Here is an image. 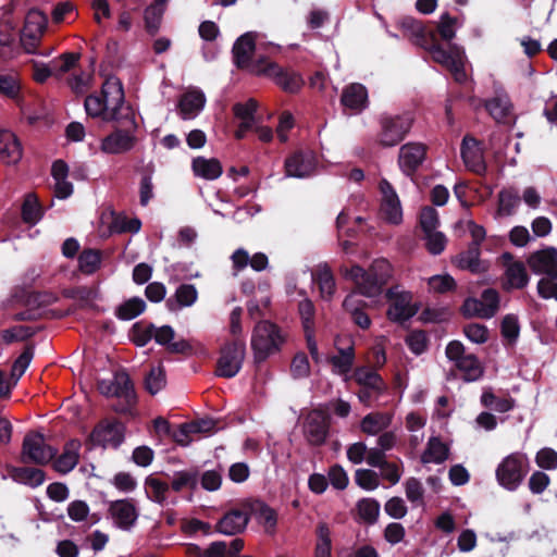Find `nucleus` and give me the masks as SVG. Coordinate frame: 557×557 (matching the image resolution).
Returning a JSON list of instances; mask_svg holds the SVG:
<instances>
[{
	"mask_svg": "<svg viewBox=\"0 0 557 557\" xmlns=\"http://www.w3.org/2000/svg\"><path fill=\"white\" fill-rule=\"evenodd\" d=\"M342 275L356 285V293L366 297H376L382 294L384 286L392 276V268L386 259H376L366 270L359 264L350 268L342 267Z\"/></svg>",
	"mask_w": 557,
	"mask_h": 557,
	"instance_id": "nucleus-1",
	"label": "nucleus"
},
{
	"mask_svg": "<svg viewBox=\"0 0 557 557\" xmlns=\"http://www.w3.org/2000/svg\"><path fill=\"white\" fill-rule=\"evenodd\" d=\"M107 94L111 96L112 107L104 117V122H115L117 128H125L128 131L137 132L138 125L135 119L133 108L125 106V95L122 82L115 77L110 76L106 79Z\"/></svg>",
	"mask_w": 557,
	"mask_h": 557,
	"instance_id": "nucleus-2",
	"label": "nucleus"
},
{
	"mask_svg": "<svg viewBox=\"0 0 557 557\" xmlns=\"http://www.w3.org/2000/svg\"><path fill=\"white\" fill-rule=\"evenodd\" d=\"M413 123L414 116L411 112L381 114L379 117L380 129L376 133V143L383 148L397 146L409 134Z\"/></svg>",
	"mask_w": 557,
	"mask_h": 557,
	"instance_id": "nucleus-3",
	"label": "nucleus"
},
{
	"mask_svg": "<svg viewBox=\"0 0 557 557\" xmlns=\"http://www.w3.org/2000/svg\"><path fill=\"white\" fill-rule=\"evenodd\" d=\"M284 341L278 325L270 321L258 322L251 336L255 362L261 363L271 355L278 352Z\"/></svg>",
	"mask_w": 557,
	"mask_h": 557,
	"instance_id": "nucleus-4",
	"label": "nucleus"
},
{
	"mask_svg": "<svg viewBox=\"0 0 557 557\" xmlns=\"http://www.w3.org/2000/svg\"><path fill=\"white\" fill-rule=\"evenodd\" d=\"M125 424L117 419H102L92 429L86 440L88 449L95 447L117 449L125 441Z\"/></svg>",
	"mask_w": 557,
	"mask_h": 557,
	"instance_id": "nucleus-5",
	"label": "nucleus"
},
{
	"mask_svg": "<svg viewBox=\"0 0 557 557\" xmlns=\"http://www.w3.org/2000/svg\"><path fill=\"white\" fill-rule=\"evenodd\" d=\"M58 455V449L46 443L37 431L26 433L23 438L20 460L24 465L46 466Z\"/></svg>",
	"mask_w": 557,
	"mask_h": 557,
	"instance_id": "nucleus-6",
	"label": "nucleus"
},
{
	"mask_svg": "<svg viewBox=\"0 0 557 557\" xmlns=\"http://www.w3.org/2000/svg\"><path fill=\"white\" fill-rule=\"evenodd\" d=\"M252 74L272 77L274 83L288 94L298 92L305 84L302 76L298 72L292 69H284L269 60L264 65L256 64Z\"/></svg>",
	"mask_w": 557,
	"mask_h": 557,
	"instance_id": "nucleus-7",
	"label": "nucleus"
},
{
	"mask_svg": "<svg viewBox=\"0 0 557 557\" xmlns=\"http://www.w3.org/2000/svg\"><path fill=\"white\" fill-rule=\"evenodd\" d=\"M528 473V459L521 454L507 456L496 469V479L503 487L515 491Z\"/></svg>",
	"mask_w": 557,
	"mask_h": 557,
	"instance_id": "nucleus-8",
	"label": "nucleus"
},
{
	"mask_svg": "<svg viewBox=\"0 0 557 557\" xmlns=\"http://www.w3.org/2000/svg\"><path fill=\"white\" fill-rule=\"evenodd\" d=\"M246 354V345L240 339L225 343L220 349L215 374L220 377H234L242 369Z\"/></svg>",
	"mask_w": 557,
	"mask_h": 557,
	"instance_id": "nucleus-9",
	"label": "nucleus"
},
{
	"mask_svg": "<svg viewBox=\"0 0 557 557\" xmlns=\"http://www.w3.org/2000/svg\"><path fill=\"white\" fill-rule=\"evenodd\" d=\"M398 25L406 37L414 45L428 50L431 55L434 54L436 48L444 46L438 41L435 32L428 28L420 20L412 16H404L399 20Z\"/></svg>",
	"mask_w": 557,
	"mask_h": 557,
	"instance_id": "nucleus-10",
	"label": "nucleus"
},
{
	"mask_svg": "<svg viewBox=\"0 0 557 557\" xmlns=\"http://www.w3.org/2000/svg\"><path fill=\"white\" fill-rule=\"evenodd\" d=\"M355 380L360 386L358 398L366 406H371L387 391L383 377L374 370L357 369Z\"/></svg>",
	"mask_w": 557,
	"mask_h": 557,
	"instance_id": "nucleus-11",
	"label": "nucleus"
},
{
	"mask_svg": "<svg viewBox=\"0 0 557 557\" xmlns=\"http://www.w3.org/2000/svg\"><path fill=\"white\" fill-rule=\"evenodd\" d=\"M389 306L386 315L389 321L403 324L410 320L419 311V307L412 304V294L410 292H394L388 288L385 293Z\"/></svg>",
	"mask_w": 557,
	"mask_h": 557,
	"instance_id": "nucleus-12",
	"label": "nucleus"
},
{
	"mask_svg": "<svg viewBox=\"0 0 557 557\" xmlns=\"http://www.w3.org/2000/svg\"><path fill=\"white\" fill-rule=\"evenodd\" d=\"M256 50V36L253 33H245L239 36L232 48L234 64L240 70H248L252 73L256 64L264 65L268 61L267 58L260 57L257 60H252V55Z\"/></svg>",
	"mask_w": 557,
	"mask_h": 557,
	"instance_id": "nucleus-13",
	"label": "nucleus"
},
{
	"mask_svg": "<svg viewBox=\"0 0 557 557\" xmlns=\"http://www.w3.org/2000/svg\"><path fill=\"white\" fill-rule=\"evenodd\" d=\"M330 430V416L321 408L312 409L306 417L304 433L308 443L312 446H321L325 443Z\"/></svg>",
	"mask_w": 557,
	"mask_h": 557,
	"instance_id": "nucleus-14",
	"label": "nucleus"
},
{
	"mask_svg": "<svg viewBox=\"0 0 557 557\" xmlns=\"http://www.w3.org/2000/svg\"><path fill=\"white\" fill-rule=\"evenodd\" d=\"M463 55L462 47L449 45V49H445L444 46L436 48L432 58L435 62L444 65L453 74L457 83L462 84L467 81Z\"/></svg>",
	"mask_w": 557,
	"mask_h": 557,
	"instance_id": "nucleus-15",
	"label": "nucleus"
},
{
	"mask_svg": "<svg viewBox=\"0 0 557 557\" xmlns=\"http://www.w3.org/2000/svg\"><path fill=\"white\" fill-rule=\"evenodd\" d=\"M138 138L135 131L117 128L102 138L100 149L107 154H124L134 149Z\"/></svg>",
	"mask_w": 557,
	"mask_h": 557,
	"instance_id": "nucleus-16",
	"label": "nucleus"
},
{
	"mask_svg": "<svg viewBox=\"0 0 557 557\" xmlns=\"http://www.w3.org/2000/svg\"><path fill=\"white\" fill-rule=\"evenodd\" d=\"M428 147L422 143H407L399 149L398 165L401 172L413 177L426 158Z\"/></svg>",
	"mask_w": 557,
	"mask_h": 557,
	"instance_id": "nucleus-17",
	"label": "nucleus"
},
{
	"mask_svg": "<svg viewBox=\"0 0 557 557\" xmlns=\"http://www.w3.org/2000/svg\"><path fill=\"white\" fill-rule=\"evenodd\" d=\"M108 513L114 524L123 531H129L136 524L139 516L132 498L111 502L109 504Z\"/></svg>",
	"mask_w": 557,
	"mask_h": 557,
	"instance_id": "nucleus-18",
	"label": "nucleus"
},
{
	"mask_svg": "<svg viewBox=\"0 0 557 557\" xmlns=\"http://www.w3.org/2000/svg\"><path fill=\"white\" fill-rule=\"evenodd\" d=\"M527 262L534 274H545L550 280H557L556 247H546L530 253Z\"/></svg>",
	"mask_w": 557,
	"mask_h": 557,
	"instance_id": "nucleus-19",
	"label": "nucleus"
},
{
	"mask_svg": "<svg viewBox=\"0 0 557 557\" xmlns=\"http://www.w3.org/2000/svg\"><path fill=\"white\" fill-rule=\"evenodd\" d=\"M249 522L248 504L226 511L215 525V531L225 535H235L246 530Z\"/></svg>",
	"mask_w": 557,
	"mask_h": 557,
	"instance_id": "nucleus-20",
	"label": "nucleus"
},
{
	"mask_svg": "<svg viewBox=\"0 0 557 557\" xmlns=\"http://www.w3.org/2000/svg\"><path fill=\"white\" fill-rule=\"evenodd\" d=\"M451 263L462 271H469L472 274H482L488 271L490 264L481 259V248L476 243H469L466 250L460 251L451 258Z\"/></svg>",
	"mask_w": 557,
	"mask_h": 557,
	"instance_id": "nucleus-21",
	"label": "nucleus"
},
{
	"mask_svg": "<svg viewBox=\"0 0 557 557\" xmlns=\"http://www.w3.org/2000/svg\"><path fill=\"white\" fill-rule=\"evenodd\" d=\"M460 154L468 170L476 175H484L486 173L487 166L484 161L483 152L479 147V140L471 135H466L462 138Z\"/></svg>",
	"mask_w": 557,
	"mask_h": 557,
	"instance_id": "nucleus-22",
	"label": "nucleus"
},
{
	"mask_svg": "<svg viewBox=\"0 0 557 557\" xmlns=\"http://www.w3.org/2000/svg\"><path fill=\"white\" fill-rule=\"evenodd\" d=\"M343 309L350 315L351 321L362 330L371 326V319L366 312L368 304L356 297L355 293L348 294L343 301Z\"/></svg>",
	"mask_w": 557,
	"mask_h": 557,
	"instance_id": "nucleus-23",
	"label": "nucleus"
},
{
	"mask_svg": "<svg viewBox=\"0 0 557 557\" xmlns=\"http://www.w3.org/2000/svg\"><path fill=\"white\" fill-rule=\"evenodd\" d=\"M22 154V145L16 135L9 129H0V159L7 164H15Z\"/></svg>",
	"mask_w": 557,
	"mask_h": 557,
	"instance_id": "nucleus-24",
	"label": "nucleus"
},
{
	"mask_svg": "<svg viewBox=\"0 0 557 557\" xmlns=\"http://www.w3.org/2000/svg\"><path fill=\"white\" fill-rule=\"evenodd\" d=\"M312 282L317 284L320 297L324 301H331L336 293V281L331 268L325 263L319 265L312 272Z\"/></svg>",
	"mask_w": 557,
	"mask_h": 557,
	"instance_id": "nucleus-25",
	"label": "nucleus"
},
{
	"mask_svg": "<svg viewBox=\"0 0 557 557\" xmlns=\"http://www.w3.org/2000/svg\"><path fill=\"white\" fill-rule=\"evenodd\" d=\"M104 87L106 81L101 86V91L99 95H88L84 101V107L87 115L91 117H100L102 121H104V117L107 116L112 107V102L110 99L111 96L107 94Z\"/></svg>",
	"mask_w": 557,
	"mask_h": 557,
	"instance_id": "nucleus-26",
	"label": "nucleus"
},
{
	"mask_svg": "<svg viewBox=\"0 0 557 557\" xmlns=\"http://www.w3.org/2000/svg\"><path fill=\"white\" fill-rule=\"evenodd\" d=\"M8 472L16 483L33 488L40 486L46 480V472L39 468L11 466L8 468Z\"/></svg>",
	"mask_w": 557,
	"mask_h": 557,
	"instance_id": "nucleus-27",
	"label": "nucleus"
},
{
	"mask_svg": "<svg viewBox=\"0 0 557 557\" xmlns=\"http://www.w3.org/2000/svg\"><path fill=\"white\" fill-rule=\"evenodd\" d=\"M341 103L355 111L363 110L368 103L367 88L359 83L346 86L341 96Z\"/></svg>",
	"mask_w": 557,
	"mask_h": 557,
	"instance_id": "nucleus-28",
	"label": "nucleus"
},
{
	"mask_svg": "<svg viewBox=\"0 0 557 557\" xmlns=\"http://www.w3.org/2000/svg\"><path fill=\"white\" fill-rule=\"evenodd\" d=\"M530 281L527 269L521 261L511 262L505 270V281L503 289L509 292L511 289H522Z\"/></svg>",
	"mask_w": 557,
	"mask_h": 557,
	"instance_id": "nucleus-29",
	"label": "nucleus"
},
{
	"mask_svg": "<svg viewBox=\"0 0 557 557\" xmlns=\"http://www.w3.org/2000/svg\"><path fill=\"white\" fill-rule=\"evenodd\" d=\"M191 170L195 176L207 181H214L223 173L222 164L216 158L207 159L201 156L193 159Z\"/></svg>",
	"mask_w": 557,
	"mask_h": 557,
	"instance_id": "nucleus-30",
	"label": "nucleus"
},
{
	"mask_svg": "<svg viewBox=\"0 0 557 557\" xmlns=\"http://www.w3.org/2000/svg\"><path fill=\"white\" fill-rule=\"evenodd\" d=\"M81 442L78 440H70L65 443L63 453L57 458L54 469L60 473H67L72 471L79 460L78 450Z\"/></svg>",
	"mask_w": 557,
	"mask_h": 557,
	"instance_id": "nucleus-31",
	"label": "nucleus"
},
{
	"mask_svg": "<svg viewBox=\"0 0 557 557\" xmlns=\"http://www.w3.org/2000/svg\"><path fill=\"white\" fill-rule=\"evenodd\" d=\"M52 301L51 296L46 293H33L27 300V304L37 305L38 307L26 308L20 312H16L13 317L15 321H37L42 318L40 307L46 306Z\"/></svg>",
	"mask_w": 557,
	"mask_h": 557,
	"instance_id": "nucleus-32",
	"label": "nucleus"
},
{
	"mask_svg": "<svg viewBox=\"0 0 557 557\" xmlns=\"http://www.w3.org/2000/svg\"><path fill=\"white\" fill-rule=\"evenodd\" d=\"M198 292L193 284H181L173 297L166 299V307L170 311H175L182 307H190L197 301Z\"/></svg>",
	"mask_w": 557,
	"mask_h": 557,
	"instance_id": "nucleus-33",
	"label": "nucleus"
},
{
	"mask_svg": "<svg viewBox=\"0 0 557 557\" xmlns=\"http://www.w3.org/2000/svg\"><path fill=\"white\" fill-rule=\"evenodd\" d=\"M205 95L199 90L185 92L180 101L178 109L183 119L194 117L205 106Z\"/></svg>",
	"mask_w": 557,
	"mask_h": 557,
	"instance_id": "nucleus-34",
	"label": "nucleus"
},
{
	"mask_svg": "<svg viewBox=\"0 0 557 557\" xmlns=\"http://www.w3.org/2000/svg\"><path fill=\"white\" fill-rule=\"evenodd\" d=\"M449 456V447L442 442L440 437L432 436L429 438L425 450L421 456L423 463L434 462L443 463Z\"/></svg>",
	"mask_w": 557,
	"mask_h": 557,
	"instance_id": "nucleus-35",
	"label": "nucleus"
},
{
	"mask_svg": "<svg viewBox=\"0 0 557 557\" xmlns=\"http://www.w3.org/2000/svg\"><path fill=\"white\" fill-rule=\"evenodd\" d=\"M249 515L256 518L265 527L267 531L274 530L277 523L276 511L262 500H255L248 504Z\"/></svg>",
	"mask_w": 557,
	"mask_h": 557,
	"instance_id": "nucleus-36",
	"label": "nucleus"
},
{
	"mask_svg": "<svg viewBox=\"0 0 557 557\" xmlns=\"http://www.w3.org/2000/svg\"><path fill=\"white\" fill-rule=\"evenodd\" d=\"M285 171L287 176L302 178L310 174L312 165L302 152H295L286 159Z\"/></svg>",
	"mask_w": 557,
	"mask_h": 557,
	"instance_id": "nucleus-37",
	"label": "nucleus"
},
{
	"mask_svg": "<svg viewBox=\"0 0 557 557\" xmlns=\"http://www.w3.org/2000/svg\"><path fill=\"white\" fill-rule=\"evenodd\" d=\"M113 383L116 388V397L128 403L137 401L134 384L125 370H119L114 373Z\"/></svg>",
	"mask_w": 557,
	"mask_h": 557,
	"instance_id": "nucleus-38",
	"label": "nucleus"
},
{
	"mask_svg": "<svg viewBox=\"0 0 557 557\" xmlns=\"http://www.w3.org/2000/svg\"><path fill=\"white\" fill-rule=\"evenodd\" d=\"M456 368L462 372V379L466 382H473L483 375V368L475 355L468 354L461 358L456 364Z\"/></svg>",
	"mask_w": 557,
	"mask_h": 557,
	"instance_id": "nucleus-39",
	"label": "nucleus"
},
{
	"mask_svg": "<svg viewBox=\"0 0 557 557\" xmlns=\"http://www.w3.org/2000/svg\"><path fill=\"white\" fill-rule=\"evenodd\" d=\"M146 302L140 297H132L115 309V317L123 321L137 318L146 310Z\"/></svg>",
	"mask_w": 557,
	"mask_h": 557,
	"instance_id": "nucleus-40",
	"label": "nucleus"
},
{
	"mask_svg": "<svg viewBox=\"0 0 557 557\" xmlns=\"http://www.w3.org/2000/svg\"><path fill=\"white\" fill-rule=\"evenodd\" d=\"M35 354V345L33 343L27 344L22 354L15 359L12 364L10 379L13 381V385H16L18 380L23 376Z\"/></svg>",
	"mask_w": 557,
	"mask_h": 557,
	"instance_id": "nucleus-41",
	"label": "nucleus"
},
{
	"mask_svg": "<svg viewBox=\"0 0 557 557\" xmlns=\"http://www.w3.org/2000/svg\"><path fill=\"white\" fill-rule=\"evenodd\" d=\"M317 544L314 547V557H332L331 530L325 522H320L315 530Z\"/></svg>",
	"mask_w": 557,
	"mask_h": 557,
	"instance_id": "nucleus-42",
	"label": "nucleus"
},
{
	"mask_svg": "<svg viewBox=\"0 0 557 557\" xmlns=\"http://www.w3.org/2000/svg\"><path fill=\"white\" fill-rule=\"evenodd\" d=\"M101 263V251L97 249H84L78 256V269L84 274H94Z\"/></svg>",
	"mask_w": 557,
	"mask_h": 557,
	"instance_id": "nucleus-43",
	"label": "nucleus"
},
{
	"mask_svg": "<svg viewBox=\"0 0 557 557\" xmlns=\"http://www.w3.org/2000/svg\"><path fill=\"white\" fill-rule=\"evenodd\" d=\"M389 421V418L384 413H369L361 420V430L369 435H376L388 426Z\"/></svg>",
	"mask_w": 557,
	"mask_h": 557,
	"instance_id": "nucleus-44",
	"label": "nucleus"
},
{
	"mask_svg": "<svg viewBox=\"0 0 557 557\" xmlns=\"http://www.w3.org/2000/svg\"><path fill=\"white\" fill-rule=\"evenodd\" d=\"M156 331L153 323L136 322L131 329V341L138 347L146 346L152 338Z\"/></svg>",
	"mask_w": 557,
	"mask_h": 557,
	"instance_id": "nucleus-45",
	"label": "nucleus"
},
{
	"mask_svg": "<svg viewBox=\"0 0 557 557\" xmlns=\"http://www.w3.org/2000/svg\"><path fill=\"white\" fill-rule=\"evenodd\" d=\"M479 301L483 306L481 319H491L499 309V293L494 288H486L482 292Z\"/></svg>",
	"mask_w": 557,
	"mask_h": 557,
	"instance_id": "nucleus-46",
	"label": "nucleus"
},
{
	"mask_svg": "<svg viewBox=\"0 0 557 557\" xmlns=\"http://www.w3.org/2000/svg\"><path fill=\"white\" fill-rule=\"evenodd\" d=\"M42 216V209L34 194H28L22 205V219L25 223L36 224Z\"/></svg>",
	"mask_w": 557,
	"mask_h": 557,
	"instance_id": "nucleus-47",
	"label": "nucleus"
},
{
	"mask_svg": "<svg viewBox=\"0 0 557 557\" xmlns=\"http://www.w3.org/2000/svg\"><path fill=\"white\" fill-rule=\"evenodd\" d=\"M457 18L449 15V13H443L441 15L440 23L437 25V29L434 30L436 34V37L440 36L442 40L446 42V48L449 49V45H454L451 40L456 36L455 25H456Z\"/></svg>",
	"mask_w": 557,
	"mask_h": 557,
	"instance_id": "nucleus-48",
	"label": "nucleus"
},
{
	"mask_svg": "<svg viewBox=\"0 0 557 557\" xmlns=\"http://www.w3.org/2000/svg\"><path fill=\"white\" fill-rule=\"evenodd\" d=\"M360 518L368 524H374L380 515V503L374 498H362L357 504Z\"/></svg>",
	"mask_w": 557,
	"mask_h": 557,
	"instance_id": "nucleus-49",
	"label": "nucleus"
},
{
	"mask_svg": "<svg viewBox=\"0 0 557 557\" xmlns=\"http://www.w3.org/2000/svg\"><path fill=\"white\" fill-rule=\"evenodd\" d=\"M198 484V472L195 470H184L174 473L171 486L173 491L181 492L184 488L194 490Z\"/></svg>",
	"mask_w": 557,
	"mask_h": 557,
	"instance_id": "nucleus-50",
	"label": "nucleus"
},
{
	"mask_svg": "<svg viewBox=\"0 0 557 557\" xmlns=\"http://www.w3.org/2000/svg\"><path fill=\"white\" fill-rule=\"evenodd\" d=\"M500 334L509 345L517 342L520 334V324L516 314L509 313L503 318L500 323Z\"/></svg>",
	"mask_w": 557,
	"mask_h": 557,
	"instance_id": "nucleus-51",
	"label": "nucleus"
},
{
	"mask_svg": "<svg viewBox=\"0 0 557 557\" xmlns=\"http://www.w3.org/2000/svg\"><path fill=\"white\" fill-rule=\"evenodd\" d=\"M165 371L161 366L151 368L145 376V388L151 395L160 392L165 386Z\"/></svg>",
	"mask_w": 557,
	"mask_h": 557,
	"instance_id": "nucleus-52",
	"label": "nucleus"
},
{
	"mask_svg": "<svg viewBox=\"0 0 557 557\" xmlns=\"http://www.w3.org/2000/svg\"><path fill=\"white\" fill-rule=\"evenodd\" d=\"M21 91V83L16 73L0 74V94L7 98L15 99Z\"/></svg>",
	"mask_w": 557,
	"mask_h": 557,
	"instance_id": "nucleus-53",
	"label": "nucleus"
},
{
	"mask_svg": "<svg viewBox=\"0 0 557 557\" xmlns=\"http://www.w3.org/2000/svg\"><path fill=\"white\" fill-rule=\"evenodd\" d=\"M146 490L148 497L158 504H163L166 499V492L169 491L168 483L152 478L148 476L146 479Z\"/></svg>",
	"mask_w": 557,
	"mask_h": 557,
	"instance_id": "nucleus-54",
	"label": "nucleus"
},
{
	"mask_svg": "<svg viewBox=\"0 0 557 557\" xmlns=\"http://www.w3.org/2000/svg\"><path fill=\"white\" fill-rule=\"evenodd\" d=\"M520 202V196L513 189H504L498 194V213L511 215Z\"/></svg>",
	"mask_w": 557,
	"mask_h": 557,
	"instance_id": "nucleus-55",
	"label": "nucleus"
},
{
	"mask_svg": "<svg viewBox=\"0 0 557 557\" xmlns=\"http://www.w3.org/2000/svg\"><path fill=\"white\" fill-rule=\"evenodd\" d=\"M355 360L354 346L347 348H339L338 355L331 358V362L335 368H338L343 374L348 373L351 370Z\"/></svg>",
	"mask_w": 557,
	"mask_h": 557,
	"instance_id": "nucleus-56",
	"label": "nucleus"
},
{
	"mask_svg": "<svg viewBox=\"0 0 557 557\" xmlns=\"http://www.w3.org/2000/svg\"><path fill=\"white\" fill-rule=\"evenodd\" d=\"M405 343L412 354L419 356L428 349L429 339L424 331L416 330L406 336Z\"/></svg>",
	"mask_w": 557,
	"mask_h": 557,
	"instance_id": "nucleus-57",
	"label": "nucleus"
},
{
	"mask_svg": "<svg viewBox=\"0 0 557 557\" xmlns=\"http://www.w3.org/2000/svg\"><path fill=\"white\" fill-rule=\"evenodd\" d=\"M298 312L305 333L314 330L315 308L310 299H304L298 304Z\"/></svg>",
	"mask_w": 557,
	"mask_h": 557,
	"instance_id": "nucleus-58",
	"label": "nucleus"
},
{
	"mask_svg": "<svg viewBox=\"0 0 557 557\" xmlns=\"http://www.w3.org/2000/svg\"><path fill=\"white\" fill-rule=\"evenodd\" d=\"M510 109L508 101L499 97L486 102V110L497 122L505 121L510 115Z\"/></svg>",
	"mask_w": 557,
	"mask_h": 557,
	"instance_id": "nucleus-59",
	"label": "nucleus"
},
{
	"mask_svg": "<svg viewBox=\"0 0 557 557\" xmlns=\"http://www.w3.org/2000/svg\"><path fill=\"white\" fill-rule=\"evenodd\" d=\"M258 102L253 98L248 99L246 102H237L233 106V113L235 117L240 121L256 122V112Z\"/></svg>",
	"mask_w": 557,
	"mask_h": 557,
	"instance_id": "nucleus-60",
	"label": "nucleus"
},
{
	"mask_svg": "<svg viewBox=\"0 0 557 557\" xmlns=\"http://www.w3.org/2000/svg\"><path fill=\"white\" fill-rule=\"evenodd\" d=\"M355 481L358 486L366 491L375 490L379 484V475L375 471L370 469H358L355 472Z\"/></svg>",
	"mask_w": 557,
	"mask_h": 557,
	"instance_id": "nucleus-61",
	"label": "nucleus"
},
{
	"mask_svg": "<svg viewBox=\"0 0 557 557\" xmlns=\"http://www.w3.org/2000/svg\"><path fill=\"white\" fill-rule=\"evenodd\" d=\"M162 14L163 9L158 7H148L145 10V28L149 35L154 36L159 32Z\"/></svg>",
	"mask_w": 557,
	"mask_h": 557,
	"instance_id": "nucleus-62",
	"label": "nucleus"
},
{
	"mask_svg": "<svg viewBox=\"0 0 557 557\" xmlns=\"http://www.w3.org/2000/svg\"><path fill=\"white\" fill-rule=\"evenodd\" d=\"M81 59L78 52H65L62 53L58 59L52 61L53 70L55 74H63L74 69Z\"/></svg>",
	"mask_w": 557,
	"mask_h": 557,
	"instance_id": "nucleus-63",
	"label": "nucleus"
},
{
	"mask_svg": "<svg viewBox=\"0 0 557 557\" xmlns=\"http://www.w3.org/2000/svg\"><path fill=\"white\" fill-rule=\"evenodd\" d=\"M425 234V247L426 250L434 256L441 255L447 244V238L444 233L442 232H430L424 233Z\"/></svg>",
	"mask_w": 557,
	"mask_h": 557,
	"instance_id": "nucleus-64",
	"label": "nucleus"
}]
</instances>
